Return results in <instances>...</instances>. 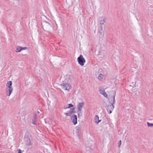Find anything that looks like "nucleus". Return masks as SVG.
<instances>
[{
    "mask_svg": "<svg viewBox=\"0 0 153 153\" xmlns=\"http://www.w3.org/2000/svg\"><path fill=\"white\" fill-rule=\"evenodd\" d=\"M12 82L11 81L8 82L6 85V93L7 96H10L12 92L13 88L12 87Z\"/></svg>",
    "mask_w": 153,
    "mask_h": 153,
    "instance_id": "f257e3e1",
    "label": "nucleus"
},
{
    "mask_svg": "<svg viewBox=\"0 0 153 153\" xmlns=\"http://www.w3.org/2000/svg\"><path fill=\"white\" fill-rule=\"evenodd\" d=\"M115 95H114L113 96V100L111 101V104L108 105L107 106V109L109 114L111 113L114 109V106L113 105V104L115 102Z\"/></svg>",
    "mask_w": 153,
    "mask_h": 153,
    "instance_id": "f03ea898",
    "label": "nucleus"
},
{
    "mask_svg": "<svg viewBox=\"0 0 153 153\" xmlns=\"http://www.w3.org/2000/svg\"><path fill=\"white\" fill-rule=\"evenodd\" d=\"M61 86L62 89L68 91H69L70 89L71 88V85L69 83L65 82V81H63L61 84Z\"/></svg>",
    "mask_w": 153,
    "mask_h": 153,
    "instance_id": "7ed1b4c3",
    "label": "nucleus"
},
{
    "mask_svg": "<svg viewBox=\"0 0 153 153\" xmlns=\"http://www.w3.org/2000/svg\"><path fill=\"white\" fill-rule=\"evenodd\" d=\"M78 64L81 66H83L85 62V60L82 55H80L77 58Z\"/></svg>",
    "mask_w": 153,
    "mask_h": 153,
    "instance_id": "20e7f679",
    "label": "nucleus"
},
{
    "mask_svg": "<svg viewBox=\"0 0 153 153\" xmlns=\"http://www.w3.org/2000/svg\"><path fill=\"white\" fill-rule=\"evenodd\" d=\"M85 105V103L82 102L78 103L77 105V111L81 113Z\"/></svg>",
    "mask_w": 153,
    "mask_h": 153,
    "instance_id": "39448f33",
    "label": "nucleus"
},
{
    "mask_svg": "<svg viewBox=\"0 0 153 153\" xmlns=\"http://www.w3.org/2000/svg\"><path fill=\"white\" fill-rule=\"evenodd\" d=\"M71 119L72 123L74 125H75L77 123V117L76 115H74L71 117Z\"/></svg>",
    "mask_w": 153,
    "mask_h": 153,
    "instance_id": "423d86ee",
    "label": "nucleus"
},
{
    "mask_svg": "<svg viewBox=\"0 0 153 153\" xmlns=\"http://www.w3.org/2000/svg\"><path fill=\"white\" fill-rule=\"evenodd\" d=\"M81 127L80 126H78L76 128V133L77 135L79 136L81 134Z\"/></svg>",
    "mask_w": 153,
    "mask_h": 153,
    "instance_id": "0eeeda50",
    "label": "nucleus"
},
{
    "mask_svg": "<svg viewBox=\"0 0 153 153\" xmlns=\"http://www.w3.org/2000/svg\"><path fill=\"white\" fill-rule=\"evenodd\" d=\"M99 91L100 93L103 95V96L105 98L108 97V95L105 92L104 89L103 88H100L99 89Z\"/></svg>",
    "mask_w": 153,
    "mask_h": 153,
    "instance_id": "6e6552de",
    "label": "nucleus"
},
{
    "mask_svg": "<svg viewBox=\"0 0 153 153\" xmlns=\"http://www.w3.org/2000/svg\"><path fill=\"white\" fill-rule=\"evenodd\" d=\"M75 112V108H73L70 111H68V112L65 113V114L67 116H71L73 113Z\"/></svg>",
    "mask_w": 153,
    "mask_h": 153,
    "instance_id": "1a4fd4ad",
    "label": "nucleus"
},
{
    "mask_svg": "<svg viewBox=\"0 0 153 153\" xmlns=\"http://www.w3.org/2000/svg\"><path fill=\"white\" fill-rule=\"evenodd\" d=\"M27 49V48L26 47H19L18 46L16 49V52H19L21 51H22L25 50Z\"/></svg>",
    "mask_w": 153,
    "mask_h": 153,
    "instance_id": "9d476101",
    "label": "nucleus"
},
{
    "mask_svg": "<svg viewBox=\"0 0 153 153\" xmlns=\"http://www.w3.org/2000/svg\"><path fill=\"white\" fill-rule=\"evenodd\" d=\"M71 78L70 75H67L65 76V80L63 81H65V82L69 83L71 81Z\"/></svg>",
    "mask_w": 153,
    "mask_h": 153,
    "instance_id": "9b49d317",
    "label": "nucleus"
},
{
    "mask_svg": "<svg viewBox=\"0 0 153 153\" xmlns=\"http://www.w3.org/2000/svg\"><path fill=\"white\" fill-rule=\"evenodd\" d=\"M37 119V116L36 114H35L34 116V117L32 120L33 123L34 125H36V121Z\"/></svg>",
    "mask_w": 153,
    "mask_h": 153,
    "instance_id": "f8f14e48",
    "label": "nucleus"
},
{
    "mask_svg": "<svg viewBox=\"0 0 153 153\" xmlns=\"http://www.w3.org/2000/svg\"><path fill=\"white\" fill-rule=\"evenodd\" d=\"M37 119V116L36 114H35L34 116V117L32 120L33 123L34 125H36V121Z\"/></svg>",
    "mask_w": 153,
    "mask_h": 153,
    "instance_id": "ddd939ff",
    "label": "nucleus"
},
{
    "mask_svg": "<svg viewBox=\"0 0 153 153\" xmlns=\"http://www.w3.org/2000/svg\"><path fill=\"white\" fill-rule=\"evenodd\" d=\"M99 118L98 116L96 115L94 117V120H95V123L97 124H98L100 122L101 120H100L99 119Z\"/></svg>",
    "mask_w": 153,
    "mask_h": 153,
    "instance_id": "4468645a",
    "label": "nucleus"
},
{
    "mask_svg": "<svg viewBox=\"0 0 153 153\" xmlns=\"http://www.w3.org/2000/svg\"><path fill=\"white\" fill-rule=\"evenodd\" d=\"M73 107V105L71 104H67L65 105L64 107V109H67V108H68L71 107Z\"/></svg>",
    "mask_w": 153,
    "mask_h": 153,
    "instance_id": "2eb2a0df",
    "label": "nucleus"
},
{
    "mask_svg": "<svg viewBox=\"0 0 153 153\" xmlns=\"http://www.w3.org/2000/svg\"><path fill=\"white\" fill-rule=\"evenodd\" d=\"M106 21V19L103 17L101 18V20L100 21V24L101 25H103L105 22Z\"/></svg>",
    "mask_w": 153,
    "mask_h": 153,
    "instance_id": "dca6fc26",
    "label": "nucleus"
},
{
    "mask_svg": "<svg viewBox=\"0 0 153 153\" xmlns=\"http://www.w3.org/2000/svg\"><path fill=\"white\" fill-rule=\"evenodd\" d=\"M104 76V75L103 74H100L98 76V79L99 80L102 81Z\"/></svg>",
    "mask_w": 153,
    "mask_h": 153,
    "instance_id": "f3484780",
    "label": "nucleus"
},
{
    "mask_svg": "<svg viewBox=\"0 0 153 153\" xmlns=\"http://www.w3.org/2000/svg\"><path fill=\"white\" fill-rule=\"evenodd\" d=\"M147 124L149 127H152L153 126V124L152 123H150L149 122L147 123Z\"/></svg>",
    "mask_w": 153,
    "mask_h": 153,
    "instance_id": "a211bd4d",
    "label": "nucleus"
},
{
    "mask_svg": "<svg viewBox=\"0 0 153 153\" xmlns=\"http://www.w3.org/2000/svg\"><path fill=\"white\" fill-rule=\"evenodd\" d=\"M82 112H81V113L79 112V113H78V117H80L81 116H82Z\"/></svg>",
    "mask_w": 153,
    "mask_h": 153,
    "instance_id": "6ab92c4d",
    "label": "nucleus"
},
{
    "mask_svg": "<svg viewBox=\"0 0 153 153\" xmlns=\"http://www.w3.org/2000/svg\"><path fill=\"white\" fill-rule=\"evenodd\" d=\"M121 141L120 140L118 142V147H120L121 145Z\"/></svg>",
    "mask_w": 153,
    "mask_h": 153,
    "instance_id": "aec40b11",
    "label": "nucleus"
},
{
    "mask_svg": "<svg viewBox=\"0 0 153 153\" xmlns=\"http://www.w3.org/2000/svg\"><path fill=\"white\" fill-rule=\"evenodd\" d=\"M39 111H38L37 112V114H39Z\"/></svg>",
    "mask_w": 153,
    "mask_h": 153,
    "instance_id": "412c9836",
    "label": "nucleus"
},
{
    "mask_svg": "<svg viewBox=\"0 0 153 153\" xmlns=\"http://www.w3.org/2000/svg\"><path fill=\"white\" fill-rule=\"evenodd\" d=\"M30 144V143L29 144H28V145H29Z\"/></svg>",
    "mask_w": 153,
    "mask_h": 153,
    "instance_id": "4be33fe9",
    "label": "nucleus"
}]
</instances>
